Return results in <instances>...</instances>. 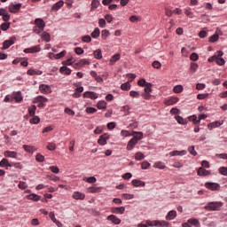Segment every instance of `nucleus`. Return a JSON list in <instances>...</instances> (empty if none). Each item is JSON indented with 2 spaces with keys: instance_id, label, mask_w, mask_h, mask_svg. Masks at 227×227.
I'll list each match as a JSON object with an SVG mask.
<instances>
[{
  "instance_id": "obj_1",
  "label": "nucleus",
  "mask_w": 227,
  "mask_h": 227,
  "mask_svg": "<svg viewBox=\"0 0 227 227\" xmlns=\"http://www.w3.org/2000/svg\"><path fill=\"white\" fill-rule=\"evenodd\" d=\"M224 205L221 201H213V202H208L205 207V210H207L209 212H219L221 210V207Z\"/></svg>"
},
{
  "instance_id": "obj_2",
  "label": "nucleus",
  "mask_w": 227,
  "mask_h": 227,
  "mask_svg": "<svg viewBox=\"0 0 227 227\" xmlns=\"http://www.w3.org/2000/svg\"><path fill=\"white\" fill-rule=\"evenodd\" d=\"M45 102H49V99L43 96H38L34 99V104H38L37 107H45Z\"/></svg>"
},
{
  "instance_id": "obj_3",
  "label": "nucleus",
  "mask_w": 227,
  "mask_h": 227,
  "mask_svg": "<svg viewBox=\"0 0 227 227\" xmlns=\"http://www.w3.org/2000/svg\"><path fill=\"white\" fill-rule=\"evenodd\" d=\"M205 187L209 191H221V184L218 183L207 182L205 183Z\"/></svg>"
},
{
  "instance_id": "obj_4",
  "label": "nucleus",
  "mask_w": 227,
  "mask_h": 227,
  "mask_svg": "<svg viewBox=\"0 0 227 227\" xmlns=\"http://www.w3.org/2000/svg\"><path fill=\"white\" fill-rule=\"evenodd\" d=\"M15 40H17L15 38V36L10 37L9 40H6L3 43V51H6V49H10V47H12V45H13V43H15Z\"/></svg>"
},
{
  "instance_id": "obj_5",
  "label": "nucleus",
  "mask_w": 227,
  "mask_h": 227,
  "mask_svg": "<svg viewBox=\"0 0 227 227\" xmlns=\"http://www.w3.org/2000/svg\"><path fill=\"white\" fill-rule=\"evenodd\" d=\"M39 90L44 95H49V93H52V89H51V86L47 84H41L39 86Z\"/></svg>"
},
{
  "instance_id": "obj_6",
  "label": "nucleus",
  "mask_w": 227,
  "mask_h": 227,
  "mask_svg": "<svg viewBox=\"0 0 227 227\" xmlns=\"http://www.w3.org/2000/svg\"><path fill=\"white\" fill-rule=\"evenodd\" d=\"M0 17H2L4 22H8V20H10V14L4 8L0 9Z\"/></svg>"
},
{
  "instance_id": "obj_7",
  "label": "nucleus",
  "mask_w": 227,
  "mask_h": 227,
  "mask_svg": "<svg viewBox=\"0 0 227 227\" xmlns=\"http://www.w3.org/2000/svg\"><path fill=\"white\" fill-rule=\"evenodd\" d=\"M107 139H109V135L105 133L99 137L98 144L100 145L101 146H105V145H107Z\"/></svg>"
},
{
  "instance_id": "obj_8",
  "label": "nucleus",
  "mask_w": 227,
  "mask_h": 227,
  "mask_svg": "<svg viewBox=\"0 0 227 227\" xmlns=\"http://www.w3.org/2000/svg\"><path fill=\"white\" fill-rule=\"evenodd\" d=\"M83 98H91V100H95L98 98V95L95 92L86 91L83 93Z\"/></svg>"
},
{
  "instance_id": "obj_9",
  "label": "nucleus",
  "mask_w": 227,
  "mask_h": 227,
  "mask_svg": "<svg viewBox=\"0 0 227 227\" xmlns=\"http://www.w3.org/2000/svg\"><path fill=\"white\" fill-rule=\"evenodd\" d=\"M22 7V4H11L9 5V12L11 13H17L19 10Z\"/></svg>"
},
{
  "instance_id": "obj_10",
  "label": "nucleus",
  "mask_w": 227,
  "mask_h": 227,
  "mask_svg": "<svg viewBox=\"0 0 227 227\" xmlns=\"http://www.w3.org/2000/svg\"><path fill=\"white\" fill-rule=\"evenodd\" d=\"M136 145H137V141H136V138H131L128 144L126 149L129 150V152L134 150Z\"/></svg>"
},
{
  "instance_id": "obj_11",
  "label": "nucleus",
  "mask_w": 227,
  "mask_h": 227,
  "mask_svg": "<svg viewBox=\"0 0 227 227\" xmlns=\"http://www.w3.org/2000/svg\"><path fill=\"white\" fill-rule=\"evenodd\" d=\"M65 4V2L63 0H59L55 4L52 5L51 10L52 12H58V10H61Z\"/></svg>"
},
{
  "instance_id": "obj_12",
  "label": "nucleus",
  "mask_w": 227,
  "mask_h": 227,
  "mask_svg": "<svg viewBox=\"0 0 227 227\" xmlns=\"http://www.w3.org/2000/svg\"><path fill=\"white\" fill-rule=\"evenodd\" d=\"M107 220L111 221L114 224H120L121 223V220L114 215H108Z\"/></svg>"
},
{
  "instance_id": "obj_13",
  "label": "nucleus",
  "mask_w": 227,
  "mask_h": 227,
  "mask_svg": "<svg viewBox=\"0 0 227 227\" xmlns=\"http://www.w3.org/2000/svg\"><path fill=\"white\" fill-rule=\"evenodd\" d=\"M72 198L74 200H84L86 198V195L82 192H74L72 195Z\"/></svg>"
},
{
  "instance_id": "obj_14",
  "label": "nucleus",
  "mask_w": 227,
  "mask_h": 227,
  "mask_svg": "<svg viewBox=\"0 0 227 227\" xmlns=\"http://www.w3.org/2000/svg\"><path fill=\"white\" fill-rule=\"evenodd\" d=\"M35 27H40L41 29H44L45 21L43 20L37 18L35 20Z\"/></svg>"
},
{
  "instance_id": "obj_15",
  "label": "nucleus",
  "mask_w": 227,
  "mask_h": 227,
  "mask_svg": "<svg viewBox=\"0 0 227 227\" xmlns=\"http://www.w3.org/2000/svg\"><path fill=\"white\" fill-rule=\"evenodd\" d=\"M84 91V87H78L74 90V93L72 95L74 98H81V93Z\"/></svg>"
},
{
  "instance_id": "obj_16",
  "label": "nucleus",
  "mask_w": 227,
  "mask_h": 227,
  "mask_svg": "<svg viewBox=\"0 0 227 227\" xmlns=\"http://www.w3.org/2000/svg\"><path fill=\"white\" fill-rule=\"evenodd\" d=\"M178 98H170L164 101L165 106H175L178 102Z\"/></svg>"
},
{
  "instance_id": "obj_17",
  "label": "nucleus",
  "mask_w": 227,
  "mask_h": 227,
  "mask_svg": "<svg viewBox=\"0 0 227 227\" xmlns=\"http://www.w3.org/2000/svg\"><path fill=\"white\" fill-rule=\"evenodd\" d=\"M199 176H208L210 175V171L205 169L203 167H200L197 171Z\"/></svg>"
},
{
  "instance_id": "obj_18",
  "label": "nucleus",
  "mask_w": 227,
  "mask_h": 227,
  "mask_svg": "<svg viewBox=\"0 0 227 227\" xmlns=\"http://www.w3.org/2000/svg\"><path fill=\"white\" fill-rule=\"evenodd\" d=\"M0 168H6V169H8V168H12V163H10V161L8 160V159L4 158V159L0 161Z\"/></svg>"
},
{
  "instance_id": "obj_19",
  "label": "nucleus",
  "mask_w": 227,
  "mask_h": 227,
  "mask_svg": "<svg viewBox=\"0 0 227 227\" xmlns=\"http://www.w3.org/2000/svg\"><path fill=\"white\" fill-rule=\"evenodd\" d=\"M112 214H125V207H112L111 208Z\"/></svg>"
},
{
  "instance_id": "obj_20",
  "label": "nucleus",
  "mask_w": 227,
  "mask_h": 227,
  "mask_svg": "<svg viewBox=\"0 0 227 227\" xmlns=\"http://www.w3.org/2000/svg\"><path fill=\"white\" fill-rule=\"evenodd\" d=\"M4 157H9L11 159H17L18 153L17 152H14V151H5L4 153Z\"/></svg>"
},
{
  "instance_id": "obj_21",
  "label": "nucleus",
  "mask_w": 227,
  "mask_h": 227,
  "mask_svg": "<svg viewBox=\"0 0 227 227\" xmlns=\"http://www.w3.org/2000/svg\"><path fill=\"white\" fill-rule=\"evenodd\" d=\"M223 123H224V121H215L210 122L208 124V128L209 129H216V127H221V125H223Z\"/></svg>"
},
{
  "instance_id": "obj_22",
  "label": "nucleus",
  "mask_w": 227,
  "mask_h": 227,
  "mask_svg": "<svg viewBox=\"0 0 227 227\" xmlns=\"http://www.w3.org/2000/svg\"><path fill=\"white\" fill-rule=\"evenodd\" d=\"M175 120L177 121V123H179V125H187L188 123L187 119H184L180 115H176Z\"/></svg>"
},
{
  "instance_id": "obj_23",
  "label": "nucleus",
  "mask_w": 227,
  "mask_h": 227,
  "mask_svg": "<svg viewBox=\"0 0 227 227\" xmlns=\"http://www.w3.org/2000/svg\"><path fill=\"white\" fill-rule=\"evenodd\" d=\"M168 155H170V157H176V155H187V151H172L168 153Z\"/></svg>"
},
{
  "instance_id": "obj_24",
  "label": "nucleus",
  "mask_w": 227,
  "mask_h": 227,
  "mask_svg": "<svg viewBox=\"0 0 227 227\" xmlns=\"http://www.w3.org/2000/svg\"><path fill=\"white\" fill-rule=\"evenodd\" d=\"M176 217V210H171L166 215V220L167 221H173Z\"/></svg>"
},
{
  "instance_id": "obj_25",
  "label": "nucleus",
  "mask_w": 227,
  "mask_h": 227,
  "mask_svg": "<svg viewBox=\"0 0 227 227\" xmlns=\"http://www.w3.org/2000/svg\"><path fill=\"white\" fill-rule=\"evenodd\" d=\"M27 200H31L32 201H40L41 197L35 193H31L26 196Z\"/></svg>"
},
{
  "instance_id": "obj_26",
  "label": "nucleus",
  "mask_w": 227,
  "mask_h": 227,
  "mask_svg": "<svg viewBox=\"0 0 227 227\" xmlns=\"http://www.w3.org/2000/svg\"><path fill=\"white\" fill-rule=\"evenodd\" d=\"M59 72H60V74H64L65 75H70V74H72V69L64 66V67H60Z\"/></svg>"
},
{
  "instance_id": "obj_27",
  "label": "nucleus",
  "mask_w": 227,
  "mask_h": 227,
  "mask_svg": "<svg viewBox=\"0 0 227 227\" xmlns=\"http://www.w3.org/2000/svg\"><path fill=\"white\" fill-rule=\"evenodd\" d=\"M132 134H133V136H134V134H136L132 139H135L137 141V143L138 141H141V139H143V132H141V131H138V132L137 131H133Z\"/></svg>"
},
{
  "instance_id": "obj_28",
  "label": "nucleus",
  "mask_w": 227,
  "mask_h": 227,
  "mask_svg": "<svg viewBox=\"0 0 227 227\" xmlns=\"http://www.w3.org/2000/svg\"><path fill=\"white\" fill-rule=\"evenodd\" d=\"M132 185H134V187H145V184L141 180L134 179L132 180Z\"/></svg>"
},
{
  "instance_id": "obj_29",
  "label": "nucleus",
  "mask_w": 227,
  "mask_h": 227,
  "mask_svg": "<svg viewBox=\"0 0 227 227\" xmlns=\"http://www.w3.org/2000/svg\"><path fill=\"white\" fill-rule=\"evenodd\" d=\"M98 6H100V2L98 0H92L90 12H95Z\"/></svg>"
},
{
  "instance_id": "obj_30",
  "label": "nucleus",
  "mask_w": 227,
  "mask_h": 227,
  "mask_svg": "<svg viewBox=\"0 0 227 227\" xmlns=\"http://www.w3.org/2000/svg\"><path fill=\"white\" fill-rule=\"evenodd\" d=\"M188 223L189 224H192L193 226H196V227H200V221L196 218H191V219H188Z\"/></svg>"
},
{
  "instance_id": "obj_31",
  "label": "nucleus",
  "mask_w": 227,
  "mask_h": 227,
  "mask_svg": "<svg viewBox=\"0 0 227 227\" xmlns=\"http://www.w3.org/2000/svg\"><path fill=\"white\" fill-rule=\"evenodd\" d=\"M90 36L92 38H98V36H100V28L96 27L94 31L90 34Z\"/></svg>"
},
{
  "instance_id": "obj_32",
  "label": "nucleus",
  "mask_w": 227,
  "mask_h": 227,
  "mask_svg": "<svg viewBox=\"0 0 227 227\" xmlns=\"http://www.w3.org/2000/svg\"><path fill=\"white\" fill-rule=\"evenodd\" d=\"M36 113V106L32 105L28 107V114L29 116H34Z\"/></svg>"
},
{
  "instance_id": "obj_33",
  "label": "nucleus",
  "mask_w": 227,
  "mask_h": 227,
  "mask_svg": "<svg viewBox=\"0 0 227 227\" xmlns=\"http://www.w3.org/2000/svg\"><path fill=\"white\" fill-rule=\"evenodd\" d=\"M41 38L44 40V42H51V35L47 32H43Z\"/></svg>"
},
{
  "instance_id": "obj_34",
  "label": "nucleus",
  "mask_w": 227,
  "mask_h": 227,
  "mask_svg": "<svg viewBox=\"0 0 227 227\" xmlns=\"http://www.w3.org/2000/svg\"><path fill=\"white\" fill-rule=\"evenodd\" d=\"M27 75H42V71H35V69H28L27 72Z\"/></svg>"
},
{
  "instance_id": "obj_35",
  "label": "nucleus",
  "mask_w": 227,
  "mask_h": 227,
  "mask_svg": "<svg viewBox=\"0 0 227 227\" xmlns=\"http://www.w3.org/2000/svg\"><path fill=\"white\" fill-rule=\"evenodd\" d=\"M14 100H16V102L20 103V102H22V93L20 92H15L14 93Z\"/></svg>"
},
{
  "instance_id": "obj_36",
  "label": "nucleus",
  "mask_w": 227,
  "mask_h": 227,
  "mask_svg": "<svg viewBox=\"0 0 227 227\" xmlns=\"http://www.w3.org/2000/svg\"><path fill=\"white\" fill-rule=\"evenodd\" d=\"M117 61H120V54L114 55L110 59L111 65H114Z\"/></svg>"
},
{
  "instance_id": "obj_37",
  "label": "nucleus",
  "mask_w": 227,
  "mask_h": 227,
  "mask_svg": "<svg viewBox=\"0 0 227 227\" xmlns=\"http://www.w3.org/2000/svg\"><path fill=\"white\" fill-rule=\"evenodd\" d=\"M173 91H174V93H182V91H184V86H182V85H176L173 88Z\"/></svg>"
},
{
  "instance_id": "obj_38",
  "label": "nucleus",
  "mask_w": 227,
  "mask_h": 227,
  "mask_svg": "<svg viewBox=\"0 0 227 227\" xmlns=\"http://www.w3.org/2000/svg\"><path fill=\"white\" fill-rule=\"evenodd\" d=\"M10 22H4L1 24L0 28L2 29V31H8V29H10Z\"/></svg>"
},
{
  "instance_id": "obj_39",
  "label": "nucleus",
  "mask_w": 227,
  "mask_h": 227,
  "mask_svg": "<svg viewBox=\"0 0 227 227\" xmlns=\"http://www.w3.org/2000/svg\"><path fill=\"white\" fill-rule=\"evenodd\" d=\"M110 33H109V30L107 29H104L101 31V38L103 40H107V36H109Z\"/></svg>"
},
{
  "instance_id": "obj_40",
  "label": "nucleus",
  "mask_w": 227,
  "mask_h": 227,
  "mask_svg": "<svg viewBox=\"0 0 227 227\" xmlns=\"http://www.w3.org/2000/svg\"><path fill=\"white\" fill-rule=\"evenodd\" d=\"M121 136L122 137H130V136H134V134H130V131H129V130L122 129L121 131Z\"/></svg>"
},
{
  "instance_id": "obj_41",
  "label": "nucleus",
  "mask_w": 227,
  "mask_h": 227,
  "mask_svg": "<svg viewBox=\"0 0 227 227\" xmlns=\"http://www.w3.org/2000/svg\"><path fill=\"white\" fill-rule=\"evenodd\" d=\"M97 107L98 109H106L107 107V103H106V101H99Z\"/></svg>"
},
{
  "instance_id": "obj_42",
  "label": "nucleus",
  "mask_w": 227,
  "mask_h": 227,
  "mask_svg": "<svg viewBox=\"0 0 227 227\" xmlns=\"http://www.w3.org/2000/svg\"><path fill=\"white\" fill-rule=\"evenodd\" d=\"M67 56V51H62L60 53L54 55L55 59H61V58H65Z\"/></svg>"
},
{
  "instance_id": "obj_43",
  "label": "nucleus",
  "mask_w": 227,
  "mask_h": 227,
  "mask_svg": "<svg viewBox=\"0 0 227 227\" xmlns=\"http://www.w3.org/2000/svg\"><path fill=\"white\" fill-rule=\"evenodd\" d=\"M121 89L123 90V91H129V90H130V83L129 82H124L121 85Z\"/></svg>"
},
{
  "instance_id": "obj_44",
  "label": "nucleus",
  "mask_w": 227,
  "mask_h": 227,
  "mask_svg": "<svg viewBox=\"0 0 227 227\" xmlns=\"http://www.w3.org/2000/svg\"><path fill=\"white\" fill-rule=\"evenodd\" d=\"M188 152L189 153H191V155H193V157H196V155H198V152H196V149H194V145L188 147Z\"/></svg>"
},
{
  "instance_id": "obj_45",
  "label": "nucleus",
  "mask_w": 227,
  "mask_h": 227,
  "mask_svg": "<svg viewBox=\"0 0 227 227\" xmlns=\"http://www.w3.org/2000/svg\"><path fill=\"white\" fill-rule=\"evenodd\" d=\"M94 57L96 59H102V51L101 50H96L94 51Z\"/></svg>"
},
{
  "instance_id": "obj_46",
  "label": "nucleus",
  "mask_w": 227,
  "mask_h": 227,
  "mask_svg": "<svg viewBox=\"0 0 227 227\" xmlns=\"http://www.w3.org/2000/svg\"><path fill=\"white\" fill-rule=\"evenodd\" d=\"M217 40H219V35L218 34H214L213 35H211L209 37V42H211V43H214L217 42Z\"/></svg>"
},
{
  "instance_id": "obj_47",
  "label": "nucleus",
  "mask_w": 227,
  "mask_h": 227,
  "mask_svg": "<svg viewBox=\"0 0 227 227\" xmlns=\"http://www.w3.org/2000/svg\"><path fill=\"white\" fill-rule=\"evenodd\" d=\"M135 159L136 160H143V159H145V154H143L141 152H138L135 154Z\"/></svg>"
},
{
  "instance_id": "obj_48",
  "label": "nucleus",
  "mask_w": 227,
  "mask_h": 227,
  "mask_svg": "<svg viewBox=\"0 0 227 227\" xmlns=\"http://www.w3.org/2000/svg\"><path fill=\"white\" fill-rule=\"evenodd\" d=\"M153 85L152 84V83H146V86H145L144 88H145V93H152V87H153Z\"/></svg>"
},
{
  "instance_id": "obj_49",
  "label": "nucleus",
  "mask_w": 227,
  "mask_h": 227,
  "mask_svg": "<svg viewBox=\"0 0 227 227\" xmlns=\"http://www.w3.org/2000/svg\"><path fill=\"white\" fill-rule=\"evenodd\" d=\"M218 172L220 173V175H223V176H227V168L226 167L219 168Z\"/></svg>"
},
{
  "instance_id": "obj_50",
  "label": "nucleus",
  "mask_w": 227,
  "mask_h": 227,
  "mask_svg": "<svg viewBox=\"0 0 227 227\" xmlns=\"http://www.w3.org/2000/svg\"><path fill=\"white\" fill-rule=\"evenodd\" d=\"M83 180L88 182V184H95V182H97V178L95 176L85 177Z\"/></svg>"
},
{
  "instance_id": "obj_51",
  "label": "nucleus",
  "mask_w": 227,
  "mask_h": 227,
  "mask_svg": "<svg viewBox=\"0 0 227 227\" xmlns=\"http://www.w3.org/2000/svg\"><path fill=\"white\" fill-rule=\"evenodd\" d=\"M30 123L36 125L37 123H40V117L34 116L32 119H30Z\"/></svg>"
},
{
  "instance_id": "obj_52",
  "label": "nucleus",
  "mask_w": 227,
  "mask_h": 227,
  "mask_svg": "<svg viewBox=\"0 0 227 227\" xmlns=\"http://www.w3.org/2000/svg\"><path fill=\"white\" fill-rule=\"evenodd\" d=\"M184 14L187 17H189L190 19H192L193 13H192V11L191 10V8L188 7V8L184 9Z\"/></svg>"
},
{
  "instance_id": "obj_53",
  "label": "nucleus",
  "mask_w": 227,
  "mask_h": 227,
  "mask_svg": "<svg viewBox=\"0 0 227 227\" xmlns=\"http://www.w3.org/2000/svg\"><path fill=\"white\" fill-rule=\"evenodd\" d=\"M226 63V60L223 58H216V65H219L220 67L224 66Z\"/></svg>"
},
{
  "instance_id": "obj_54",
  "label": "nucleus",
  "mask_w": 227,
  "mask_h": 227,
  "mask_svg": "<svg viewBox=\"0 0 227 227\" xmlns=\"http://www.w3.org/2000/svg\"><path fill=\"white\" fill-rule=\"evenodd\" d=\"M11 168H16V169H22V164H20V162H12Z\"/></svg>"
},
{
  "instance_id": "obj_55",
  "label": "nucleus",
  "mask_w": 227,
  "mask_h": 227,
  "mask_svg": "<svg viewBox=\"0 0 227 227\" xmlns=\"http://www.w3.org/2000/svg\"><path fill=\"white\" fill-rule=\"evenodd\" d=\"M32 54H35V52H40V51H42V48L40 47V45H35L34 47L30 48Z\"/></svg>"
},
{
  "instance_id": "obj_56",
  "label": "nucleus",
  "mask_w": 227,
  "mask_h": 227,
  "mask_svg": "<svg viewBox=\"0 0 227 227\" xmlns=\"http://www.w3.org/2000/svg\"><path fill=\"white\" fill-rule=\"evenodd\" d=\"M19 189L24 191V189H27V184L26 182L20 181L18 184Z\"/></svg>"
},
{
  "instance_id": "obj_57",
  "label": "nucleus",
  "mask_w": 227,
  "mask_h": 227,
  "mask_svg": "<svg viewBox=\"0 0 227 227\" xmlns=\"http://www.w3.org/2000/svg\"><path fill=\"white\" fill-rule=\"evenodd\" d=\"M198 68H199L198 64H196V63L191 64L190 70H191L192 74H194L196 72V70H198Z\"/></svg>"
},
{
  "instance_id": "obj_58",
  "label": "nucleus",
  "mask_w": 227,
  "mask_h": 227,
  "mask_svg": "<svg viewBox=\"0 0 227 227\" xmlns=\"http://www.w3.org/2000/svg\"><path fill=\"white\" fill-rule=\"evenodd\" d=\"M154 167L158 168V169H166V165L160 161L156 162Z\"/></svg>"
},
{
  "instance_id": "obj_59",
  "label": "nucleus",
  "mask_w": 227,
  "mask_h": 227,
  "mask_svg": "<svg viewBox=\"0 0 227 227\" xmlns=\"http://www.w3.org/2000/svg\"><path fill=\"white\" fill-rule=\"evenodd\" d=\"M35 160L37 162H43V160H45V156L42 154H36Z\"/></svg>"
},
{
  "instance_id": "obj_60",
  "label": "nucleus",
  "mask_w": 227,
  "mask_h": 227,
  "mask_svg": "<svg viewBox=\"0 0 227 227\" xmlns=\"http://www.w3.org/2000/svg\"><path fill=\"white\" fill-rule=\"evenodd\" d=\"M23 149L25 150V152H27L28 153H33V146L24 145Z\"/></svg>"
},
{
  "instance_id": "obj_61",
  "label": "nucleus",
  "mask_w": 227,
  "mask_h": 227,
  "mask_svg": "<svg viewBox=\"0 0 227 227\" xmlns=\"http://www.w3.org/2000/svg\"><path fill=\"white\" fill-rule=\"evenodd\" d=\"M88 192H100V188L98 187H89L88 188Z\"/></svg>"
},
{
  "instance_id": "obj_62",
  "label": "nucleus",
  "mask_w": 227,
  "mask_h": 227,
  "mask_svg": "<svg viewBox=\"0 0 227 227\" xmlns=\"http://www.w3.org/2000/svg\"><path fill=\"white\" fill-rule=\"evenodd\" d=\"M47 149L50 150V152H54V150H56V144L49 143L47 145Z\"/></svg>"
},
{
  "instance_id": "obj_63",
  "label": "nucleus",
  "mask_w": 227,
  "mask_h": 227,
  "mask_svg": "<svg viewBox=\"0 0 227 227\" xmlns=\"http://www.w3.org/2000/svg\"><path fill=\"white\" fill-rule=\"evenodd\" d=\"M50 170L51 171V173H55L56 175L59 173V168H58L57 166H51Z\"/></svg>"
},
{
  "instance_id": "obj_64",
  "label": "nucleus",
  "mask_w": 227,
  "mask_h": 227,
  "mask_svg": "<svg viewBox=\"0 0 227 227\" xmlns=\"http://www.w3.org/2000/svg\"><path fill=\"white\" fill-rule=\"evenodd\" d=\"M142 169H148L150 168V162L143 161L141 164Z\"/></svg>"
}]
</instances>
